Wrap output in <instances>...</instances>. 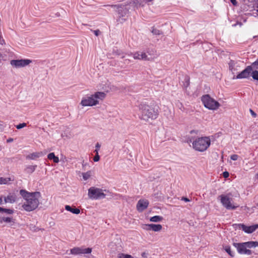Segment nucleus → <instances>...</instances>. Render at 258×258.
<instances>
[{"instance_id": "nucleus-5", "label": "nucleus", "mask_w": 258, "mask_h": 258, "mask_svg": "<svg viewBox=\"0 0 258 258\" xmlns=\"http://www.w3.org/2000/svg\"><path fill=\"white\" fill-rule=\"evenodd\" d=\"M233 245L236 248L239 253L250 255L251 254V251L247 248H250L258 246V242L248 241L243 243H233Z\"/></svg>"}, {"instance_id": "nucleus-49", "label": "nucleus", "mask_w": 258, "mask_h": 258, "mask_svg": "<svg viewBox=\"0 0 258 258\" xmlns=\"http://www.w3.org/2000/svg\"><path fill=\"white\" fill-rule=\"evenodd\" d=\"M257 206H258V204H257Z\"/></svg>"}, {"instance_id": "nucleus-18", "label": "nucleus", "mask_w": 258, "mask_h": 258, "mask_svg": "<svg viewBox=\"0 0 258 258\" xmlns=\"http://www.w3.org/2000/svg\"><path fill=\"white\" fill-rule=\"evenodd\" d=\"M47 158L49 160H53V161L54 163H58L59 162V158L58 157L55 156L54 153H49L48 156Z\"/></svg>"}, {"instance_id": "nucleus-15", "label": "nucleus", "mask_w": 258, "mask_h": 258, "mask_svg": "<svg viewBox=\"0 0 258 258\" xmlns=\"http://www.w3.org/2000/svg\"><path fill=\"white\" fill-rule=\"evenodd\" d=\"M5 203H14L16 201V196L14 194H9L4 199Z\"/></svg>"}, {"instance_id": "nucleus-35", "label": "nucleus", "mask_w": 258, "mask_h": 258, "mask_svg": "<svg viewBox=\"0 0 258 258\" xmlns=\"http://www.w3.org/2000/svg\"><path fill=\"white\" fill-rule=\"evenodd\" d=\"M223 176L225 178H227L229 176V173L227 171H225L223 173Z\"/></svg>"}, {"instance_id": "nucleus-42", "label": "nucleus", "mask_w": 258, "mask_h": 258, "mask_svg": "<svg viewBox=\"0 0 258 258\" xmlns=\"http://www.w3.org/2000/svg\"><path fill=\"white\" fill-rule=\"evenodd\" d=\"M229 69H230V70H231L232 72H233V71L234 69H233V67H232V63H230V64H229Z\"/></svg>"}, {"instance_id": "nucleus-26", "label": "nucleus", "mask_w": 258, "mask_h": 258, "mask_svg": "<svg viewBox=\"0 0 258 258\" xmlns=\"http://www.w3.org/2000/svg\"><path fill=\"white\" fill-rule=\"evenodd\" d=\"M83 178L85 180L88 179L91 176V172L88 171L85 173H83Z\"/></svg>"}, {"instance_id": "nucleus-12", "label": "nucleus", "mask_w": 258, "mask_h": 258, "mask_svg": "<svg viewBox=\"0 0 258 258\" xmlns=\"http://www.w3.org/2000/svg\"><path fill=\"white\" fill-rule=\"evenodd\" d=\"M149 204V202L147 200L141 199L140 200L137 204V210L142 212L146 209L147 208Z\"/></svg>"}, {"instance_id": "nucleus-7", "label": "nucleus", "mask_w": 258, "mask_h": 258, "mask_svg": "<svg viewBox=\"0 0 258 258\" xmlns=\"http://www.w3.org/2000/svg\"><path fill=\"white\" fill-rule=\"evenodd\" d=\"M88 195L90 199L93 200L104 199L106 197L103 189L94 186L89 188Z\"/></svg>"}, {"instance_id": "nucleus-25", "label": "nucleus", "mask_w": 258, "mask_h": 258, "mask_svg": "<svg viewBox=\"0 0 258 258\" xmlns=\"http://www.w3.org/2000/svg\"><path fill=\"white\" fill-rule=\"evenodd\" d=\"M249 66L251 67L252 71L253 70H258V59L252 62L251 66Z\"/></svg>"}, {"instance_id": "nucleus-11", "label": "nucleus", "mask_w": 258, "mask_h": 258, "mask_svg": "<svg viewBox=\"0 0 258 258\" xmlns=\"http://www.w3.org/2000/svg\"><path fill=\"white\" fill-rule=\"evenodd\" d=\"M252 72V70L251 68V67L247 66L244 70H243L241 72L239 73L236 77H235V79H245V78H248L250 76V74H251Z\"/></svg>"}, {"instance_id": "nucleus-45", "label": "nucleus", "mask_w": 258, "mask_h": 258, "mask_svg": "<svg viewBox=\"0 0 258 258\" xmlns=\"http://www.w3.org/2000/svg\"><path fill=\"white\" fill-rule=\"evenodd\" d=\"M13 141V139H12V138H10L8 140H7V142H12Z\"/></svg>"}, {"instance_id": "nucleus-48", "label": "nucleus", "mask_w": 258, "mask_h": 258, "mask_svg": "<svg viewBox=\"0 0 258 258\" xmlns=\"http://www.w3.org/2000/svg\"><path fill=\"white\" fill-rule=\"evenodd\" d=\"M258 38V35L253 36V38Z\"/></svg>"}, {"instance_id": "nucleus-29", "label": "nucleus", "mask_w": 258, "mask_h": 258, "mask_svg": "<svg viewBox=\"0 0 258 258\" xmlns=\"http://www.w3.org/2000/svg\"><path fill=\"white\" fill-rule=\"evenodd\" d=\"M2 221L10 223L13 221V218L10 217H3L2 218Z\"/></svg>"}, {"instance_id": "nucleus-4", "label": "nucleus", "mask_w": 258, "mask_h": 258, "mask_svg": "<svg viewBox=\"0 0 258 258\" xmlns=\"http://www.w3.org/2000/svg\"><path fill=\"white\" fill-rule=\"evenodd\" d=\"M188 142L192 143V147L195 150L201 152L206 151L211 145L209 137H199L195 140L190 138Z\"/></svg>"}, {"instance_id": "nucleus-47", "label": "nucleus", "mask_w": 258, "mask_h": 258, "mask_svg": "<svg viewBox=\"0 0 258 258\" xmlns=\"http://www.w3.org/2000/svg\"><path fill=\"white\" fill-rule=\"evenodd\" d=\"M3 204V200L2 198H0V205Z\"/></svg>"}, {"instance_id": "nucleus-43", "label": "nucleus", "mask_w": 258, "mask_h": 258, "mask_svg": "<svg viewBox=\"0 0 258 258\" xmlns=\"http://www.w3.org/2000/svg\"><path fill=\"white\" fill-rule=\"evenodd\" d=\"M186 82L187 83V85L189 84V78L188 77L186 79Z\"/></svg>"}, {"instance_id": "nucleus-20", "label": "nucleus", "mask_w": 258, "mask_h": 258, "mask_svg": "<svg viewBox=\"0 0 258 258\" xmlns=\"http://www.w3.org/2000/svg\"><path fill=\"white\" fill-rule=\"evenodd\" d=\"M163 220V217L160 216H154L150 219V221L153 222H160Z\"/></svg>"}, {"instance_id": "nucleus-14", "label": "nucleus", "mask_w": 258, "mask_h": 258, "mask_svg": "<svg viewBox=\"0 0 258 258\" xmlns=\"http://www.w3.org/2000/svg\"><path fill=\"white\" fill-rule=\"evenodd\" d=\"M239 227L241 228L245 232L247 233H251L258 228V225L256 224L250 226H247L243 224H241L239 225Z\"/></svg>"}, {"instance_id": "nucleus-19", "label": "nucleus", "mask_w": 258, "mask_h": 258, "mask_svg": "<svg viewBox=\"0 0 258 258\" xmlns=\"http://www.w3.org/2000/svg\"><path fill=\"white\" fill-rule=\"evenodd\" d=\"M162 226L161 224H152V230L154 232H158L161 230Z\"/></svg>"}, {"instance_id": "nucleus-17", "label": "nucleus", "mask_w": 258, "mask_h": 258, "mask_svg": "<svg viewBox=\"0 0 258 258\" xmlns=\"http://www.w3.org/2000/svg\"><path fill=\"white\" fill-rule=\"evenodd\" d=\"M112 7H116L118 9V14L120 15V17H123L125 14L126 10L123 7L117 5H112Z\"/></svg>"}, {"instance_id": "nucleus-23", "label": "nucleus", "mask_w": 258, "mask_h": 258, "mask_svg": "<svg viewBox=\"0 0 258 258\" xmlns=\"http://www.w3.org/2000/svg\"><path fill=\"white\" fill-rule=\"evenodd\" d=\"M225 250L232 257L234 256V254L231 250V247L229 245H226L224 247Z\"/></svg>"}, {"instance_id": "nucleus-28", "label": "nucleus", "mask_w": 258, "mask_h": 258, "mask_svg": "<svg viewBox=\"0 0 258 258\" xmlns=\"http://www.w3.org/2000/svg\"><path fill=\"white\" fill-rule=\"evenodd\" d=\"M152 224H145L143 226V228L146 230L149 231L152 230Z\"/></svg>"}, {"instance_id": "nucleus-22", "label": "nucleus", "mask_w": 258, "mask_h": 258, "mask_svg": "<svg viewBox=\"0 0 258 258\" xmlns=\"http://www.w3.org/2000/svg\"><path fill=\"white\" fill-rule=\"evenodd\" d=\"M118 258H134L133 256L128 254L119 253L117 255Z\"/></svg>"}, {"instance_id": "nucleus-8", "label": "nucleus", "mask_w": 258, "mask_h": 258, "mask_svg": "<svg viewBox=\"0 0 258 258\" xmlns=\"http://www.w3.org/2000/svg\"><path fill=\"white\" fill-rule=\"evenodd\" d=\"M91 252L92 248L89 247H75L71 249V253L73 255L90 254Z\"/></svg>"}, {"instance_id": "nucleus-27", "label": "nucleus", "mask_w": 258, "mask_h": 258, "mask_svg": "<svg viewBox=\"0 0 258 258\" xmlns=\"http://www.w3.org/2000/svg\"><path fill=\"white\" fill-rule=\"evenodd\" d=\"M251 73L252 78L255 80L258 81V71L256 70H254V71Z\"/></svg>"}, {"instance_id": "nucleus-24", "label": "nucleus", "mask_w": 258, "mask_h": 258, "mask_svg": "<svg viewBox=\"0 0 258 258\" xmlns=\"http://www.w3.org/2000/svg\"><path fill=\"white\" fill-rule=\"evenodd\" d=\"M11 181V179L10 178H4L0 177V184H7L9 181Z\"/></svg>"}, {"instance_id": "nucleus-6", "label": "nucleus", "mask_w": 258, "mask_h": 258, "mask_svg": "<svg viewBox=\"0 0 258 258\" xmlns=\"http://www.w3.org/2000/svg\"><path fill=\"white\" fill-rule=\"evenodd\" d=\"M201 100L204 106L210 110H217L220 106V103L211 97L209 95L203 96Z\"/></svg>"}, {"instance_id": "nucleus-44", "label": "nucleus", "mask_w": 258, "mask_h": 258, "mask_svg": "<svg viewBox=\"0 0 258 258\" xmlns=\"http://www.w3.org/2000/svg\"><path fill=\"white\" fill-rule=\"evenodd\" d=\"M98 151H99V150H98V149H96L95 150L94 152H95L96 155H99V154H98Z\"/></svg>"}, {"instance_id": "nucleus-32", "label": "nucleus", "mask_w": 258, "mask_h": 258, "mask_svg": "<svg viewBox=\"0 0 258 258\" xmlns=\"http://www.w3.org/2000/svg\"><path fill=\"white\" fill-rule=\"evenodd\" d=\"M238 158V156L236 154L232 155L230 157L231 159L233 161L237 160Z\"/></svg>"}, {"instance_id": "nucleus-37", "label": "nucleus", "mask_w": 258, "mask_h": 258, "mask_svg": "<svg viewBox=\"0 0 258 258\" xmlns=\"http://www.w3.org/2000/svg\"><path fill=\"white\" fill-rule=\"evenodd\" d=\"M94 33L96 36H98L100 33V31L99 30H96L94 31Z\"/></svg>"}, {"instance_id": "nucleus-40", "label": "nucleus", "mask_w": 258, "mask_h": 258, "mask_svg": "<svg viewBox=\"0 0 258 258\" xmlns=\"http://www.w3.org/2000/svg\"><path fill=\"white\" fill-rule=\"evenodd\" d=\"M231 3L234 5L236 6L237 4L236 0H230Z\"/></svg>"}, {"instance_id": "nucleus-2", "label": "nucleus", "mask_w": 258, "mask_h": 258, "mask_svg": "<svg viewBox=\"0 0 258 258\" xmlns=\"http://www.w3.org/2000/svg\"><path fill=\"white\" fill-rule=\"evenodd\" d=\"M20 193L25 200L22 205V208L25 211L31 212L38 207L41 197L39 192H29L25 190L21 189Z\"/></svg>"}, {"instance_id": "nucleus-21", "label": "nucleus", "mask_w": 258, "mask_h": 258, "mask_svg": "<svg viewBox=\"0 0 258 258\" xmlns=\"http://www.w3.org/2000/svg\"><path fill=\"white\" fill-rule=\"evenodd\" d=\"M42 155V152H36L31 154L29 157L31 159H35L36 158H39V157Z\"/></svg>"}, {"instance_id": "nucleus-13", "label": "nucleus", "mask_w": 258, "mask_h": 258, "mask_svg": "<svg viewBox=\"0 0 258 258\" xmlns=\"http://www.w3.org/2000/svg\"><path fill=\"white\" fill-rule=\"evenodd\" d=\"M133 56L135 59L151 60V59L148 57L147 55L145 52L137 51L132 53Z\"/></svg>"}, {"instance_id": "nucleus-1", "label": "nucleus", "mask_w": 258, "mask_h": 258, "mask_svg": "<svg viewBox=\"0 0 258 258\" xmlns=\"http://www.w3.org/2000/svg\"><path fill=\"white\" fill-rule=\"evenodd\" d=\"M141 119L148 121L157 119L159 114L160 107L154 100L143 101L139 105Z\"/></svg>"}, {"instance_id": "nucleus-34", "label": "nucleus", "mask_w": 258, "mask_h": 258, "mask_svg": "<svg viewBox=\"0 0 258 258\" xmlns=\"http://www.w3.org/2000/svg\"><path fill=\"white\" fill-rule=\"evenodd\" d=\"M100 159V156L99 155H95V156H94V158H93V160L94 162H97Z\"/></svg>"}, {"instance_id": "nucleus-39", "label": "nucleus", "mask_w": 258, "mask_h": 258, "mask_svg": "<svg viewBox=\"0 0 258 258\" xmlns=\"http://www.w3.org/2000/svg\"><path fill=\"white\" fill-rule=\"evenodd\" d=\"M141 255L143 258H147V253L145 252H142Z\"/></svg>"}, {"instance_id": "nucleus-9", "label": "nucleus", "mask_w": 258, "mask_h": 258, "mask_svg": "<svg viewBox=\"0 0 258 258\" xmlns=\"http://www.w3.org/2000/svg\"><path fill=\"white\" fill-rule=\"evenodd\" d=\"M31 62H32V60L28 59H13L10 61V64L12 66H13L16 68H21V67H24L26 66H28Z\"/></svg>"}, {"instance_id": "nucleus-3", "label": "nucleus", "mask_w": 258, "mask_h": 258, "mask_svg": "<svg viewBox=\"0 0 258 258\" xmlns=\"http://www.w3.org/2000/svg\"><path fill=\"white\" fill-rule=\"evenodd\" d=\"M106 97V94L103 92H96L90 96L83 97L80 104L83 106H93L99 103V100H103Z\"/></svg>"}, {"instance_id": "nucleus-16", "label": "nucleus", "mask_w": 258, "mask_h": 258, "mask_svg": "<svg viewBox=\"0 0 258 258\" xmlns=\"http://www.w3.org/2000/svg\"><path fill=\"white\" fill-rule=\"evenodd\" d=\"M65 209L73 214H79L80 213V210L78 208H72L69 205H66L65 206Z\"/></svg>"}, {"instance_id": "nucleus-41", "label": "nucleus", "mask_w": 258, "mask_h": 258, "mask_svg": "<svg viewBox=\"0 0 258 258\" xmlns=\"http://www.w3.org/2000/svg\"><path fill=\"white\" fill-rule=\"evenodd\" d=\"M95 147H96V149L99 150V149L100 148V145L98 143H97L96 144Z\"/></svg>"}, {"instance_id": "nucleus-46", "label": "nucleus", "mask_w": 258, "mask_h": 258, "mask_svg": "<svg viewBox=\"0 0 258 258\" xmlns=\"http://www.w3.org/2000/svg\"><path fill=\"white\" fill-rule=\"evenodd\" d=\"M3 211H4V208L0 207V212H3Z\"/></svg>"}, {"instance_id": "nucleus-33", "label": "nucleus", "mask_w": 258, "mask_h": 258, "mask_svg": "<svg viewBox=\"0 0 258 258\" xmlns=\"http://www.w3.org/2000/svg\"><path fill=\"white\" fill-rule=\"evenodd\" d=\"M27 169L29 170L31 172H33L35 169V166H29L27 167Z\"/></svg>"}, {"instance_id": "nucleus-38", "label": "nucleus", "mask_w": 258, "mask_h": 258, "mask_svg": "<svg viewBox=\"0 0 258 258\" xmlns=\"http://www.w3.org/2000/svg\"><path fill=\"white\" fill-rule=\"evenodd\" d=\"M181 200L182 201H184L185 202H188L190 201V200L188 198H187L186 197H182L181 198Z\"/></svg>"}, {"instance_id": "nucleus-10", "label": "nucleus", "mask_w": 258, "mask_h": 258, "mask_svg": "<svg viewBox=\"0 0 258 258\" xmlns=\"http://www.w3.org/2000/svg\"><path fill=\"white\" fill-rule=\"evenodd\" d=\"M221 202L227 209H235L237 207L232 205L231 199L227 195H222L220 196Z\"/></svg>"}, {"instance_id": "nucleus-31", "label": "nucleus", "mask_w": 258, "mask_h": 258, "mask_svg": "<svg viewBox=\"0 0 258 258\" xmlns=\"http://www.w3.org/2000/svg\"><path fill=\"white\" fill-rule=\"evenodd\" d=\"M3 212H5L8 214H12L14 213V211L11 209L4 208V211H3Z\"/></svg>"}, {"instance_id": "nucleus-30", "label": "nucleus", "mask_w": 258, "mask_h": 258, "mask_svg": "<svg viewBox=\"0 0 258 258\" xmlns=\"http://www.w3.org/2000/svg\"><path fill=\"white\" fill-rule=\"evenodd\" d=\"M27 124L26 123H20L16 126V128L18 130L21 129L25 126H26Z\"/></svg>"}, {"instance_id": "nucleus-36", "label": "nucleus", "mask_w": 258, "mask_h": 258, "mask_svg": "<svg viewBox=\"0 0 258 258\" xmlns=\"http://www.w3.org/2000/svg\"><path fill=\"white\" fill-rule=\"evenodd\" d=\"M250 112L253 117H255L256 116V114L252 109H250Z\"/></svg>"}]
</instances>
